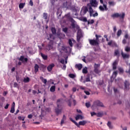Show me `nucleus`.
I'll use <instances>...</instances> for the list:
<instances>
[{
    "mask_svg": "<svg viewBox=\"0 0 130 130\" xmlns=\"http://www.w3.org/2000/svg\"><path fill=\"white\" fill-rule=\"evenodd\" d=\"M66 18L68 20H70L71 22V27H72L73 29H77V30H80V26L77 24V22L74 18L71 16V14L70 13H68L67 14L65 15Z\"/></svg>",
    "mask_w": 130,
    "mask_h": 130,
    "instance_id": "nucleus-1",
    "label": "nucleus"
},
{
    "mask_svg": "<svg viewBox=\"0 0 130 130\" xmlns=\"http://www.w3.org/2000/svg\"><path fill=\"white\" fill-rule=\"evenodd\" d=\"M101 35H95V40L88 39L89 44L92 46H97L99 45V38H101Z\"/></svg>",
    "mask_w": 130,
    "mask_h": 130,
    "instance_id": "nucleus-2",
    "label": "nucleus"
},
{
    "mask_svg": "<svg viewBox=\"0 0 130 130\" xmlns=\"http://www.w3.org/2000/svg\"><path fill=\"white\" fill-rule=\"evenodd\" d=\"M87 7L88 8V12L89 13L90 17H95L98 16V12H95L94 14H93V13H94V10H93V8H92L91 5H90V4H87Z\"/></svg>",
    "mask_w": 130,
    "mask_h": 130,
    "instance_id": "nucleus-3",
    "label": "nucleus"
},
{
    "mask_svg": "<svg viewBox=\"0 0 130 130\" xmlns=\"http://www.w3.org/2000/svg\"><path fill=\"white\" fill-rule=\"evenodd\" d=\"M60 100H57V108H56L55 110V112L56 114L57 115V116H58V115H59L60 114V113H61V111L62 110V109H58L59 108V106H60Z\"/></svg>",
    "mask_w": 130,
    "mask_h": 130,
    "instance_id": "nucleus-4",
    "label": "nucleus"
},
{
    "mask_svg": "<svg viewBox=\"0 0 130 130\" xmlns=\"http://www.w3.org/2000/svg\"><path fill=\"white\" fill-rule=\"evenodd\" d=\"M104 107V105L103 102L99 100L95 101L92 105V107Z\"/></svg>",
    "mask_w": 130,
    "mask_h": 130,
    "instance_id": "nucleus-5",
    "label": "nucleus"
},
{
    "mask_svg": "<svg viewBox=\"0 0 130 130\" xmlns=\"http://www.w3.org/2000/svg\"><path fill=\"white\" fill-rule=\"evenodd\" d=\"M124 17H125V14L124 12H123L122 14H114V18H120V19H124Z\"/></svg>",
    "mask_w": 130,
    "mask_h": 130,
    "instance_id": "nucleus-6",
    "label": "nucleus"
},
{
    "mask_svg": "<svg viewBox=\"0 0 130 130\" xmlns=\"http://www.w3.org/2000/svg\"><path fill=\"white\" fill-rule=\"evenodd\" d=\"M100 67V64H96L95 63L94 66V72L95 74H99L100 73H101V70H99V69H98V68H99Z\"/></svg>",
    "mask_w": 130,
    "mask_h": 130,
    "instance_id": "nucleus-7",
    "label": "nucleus"
},
{
    "mask_svg": "<svg viewBox=\"0 0 130 130\" xmlns=\"http://www.w3.org/2000/svg\"><path fill=\"white\" fill-rule=\"evenodd\" d=\"M90 6L91 7H93L94 8H97L98 6V2H97L96 0H91L90 1Z\"/></svg>",
    "mask_w": 130,
    "mask_h": 130,
    "instance_id": "nucleus-8",
    "label": "nucleus"
},
{
    "mask_svg": "<svg viewBox=\"0 0 130 130\" xmlns=\"http://www.w3.org/2000/svg\"><path fill=\"white\" fill-rule=\"evenodd\" d=\"M89 10V8H88V4H87V6L83 7L81 10V13L82 15H86L87 14V12H88Z\"/></svg>",
    "mask_w": 130,
    "mask_h": 130,
    "instance_id": "nucleus-9",
    "label": "nucleus"
},
{
    "mask_svg": "<svg viewBox=\"0 0 130 130\" xmlns=\"http://www.w3.org/2000/svg\"><path fill=\"white\" fill-rule=\"evenodd\" d=\"M46 48L47 50H51V49L53 48V43H52L51 42H50L48 45L46 46Z\"/></svg>",
    "mask_w": 130,
    "mask_h": 130,
    "instance_id": "nucleus-10",
    "label": "nucleus"
},
{
    "mask_svg": "<svg viewBox=\"0 0 130 130\" xmlns=\"http://www.w3.org/2000/svg\"><path fill=\"white\" fill-rule=\"evenodd\" d=\"M87 121L86 120H83V121H80L79 122V123H77V125H76V126L77 127H80V125H85L87 123Z\"/></svg>",
    "mask_w": 130,
    "mask_h": 130,
    "instance_id": "nucleus-11",
    "label": "nucleus"
},
{
    "mask_svg": "<svg viewBox=\"0 0 130 130\" xmlns=\"http://www.w3.org/2000/svg\"><path fill=\"white\" fill-rule=\"evenodd\" d=\"M124 90H128V88H129V82H128L127 80H125L124 83Z\"/></svg>",
    "mask_w": 130,
    "mask_h": 130,
    "instance_id": "nucleus-12",
    "label": "nucleus"
},
{
    "mask_svg": "<svg viewBox=\"0 0 130 130\" xmlns=\"http://www.w3.org/2000/svg\"><path fill=\"white\" fill-rule=\"evenodd\" d=\"M57 35L60 39H62L66 37V35L64 34L60 33V31H58L57 33Z\"/></svg>",
    "mask_w": 130,
    "mask_h": 130,
    "instance_id": "nucleus-13",
    "label": "nucleus"
},
{
    "mask_svg": "<svg viewBox=\"0 0 130 130\" xmlns=\"http://www.w3.org/2000/svg\"><path fill=\"white\" fill-rule=\"evenodd\" d=\"M121 55L123 57V59H125V58H127V59L129 58V55L128 54H125L123 53L122 51H121Z\"/></svg>",
    "mask_w": 130,
    "mask_h": 130,
    "instance_id": "nucleus-14",
    "label": "nucleus"
},
{
    "mask_svg": "<svg viewBox=\"0 0 130 130\" xmlns=\"http://www.w3.org/2000/svg\"><path fill=\"white\" fill-rule=\"evenodd\" d=\"M83 37V35L82 33H78L77 34V41L78 42H80V41L81 40V39Z\"/></svg>",
    "mask_w": 130,
    "mask_h": 130,
    "instance_id": "nucleus-15",
    "label": "nucleus"
},
{
    "mask_svg": "<svg viewBox=\"0 0 130 130\" xmlns=\"http://www.w3.org/2000/svg\"><path fill=\"white\" fill-rule=\"evenodd\" d=\"M54 64L52 63L50 65H49L47 67V70L49 72H51V71H52V69H53V68H54Z\"/></svg>",
    "mask_w": 130,
    "mask_h": 130,
    "instance_id": "nucleus-16",
    "label": "nucleus"
},
{
    "mask_svg": "<svg viewBox=\"0 0 130 130\" xmlns=\"http://www.w3.org/2000/svg\"><path fill=\"white\" fill-rule=\"evenodd\" d=\"M83 68V64L79 63V64H76L75 65V68L78 69L79 71H81L82 70V68Z\"/></svg>",
    "mask_w": 130,
    "mask_h": 130,
    "instance_id": "nucleus-17",
    "label": "nucleus"
},
{
    "mask_svg": "<svg viewBox=\"0 0 130 130\" xmlns=\"http://www.w3.org/2000/svg\"><path fill=\"white\" fill-rule=\"evenodd\" d=\"M19 60H20V61H22V62H24V60L25 62H27V61H28V58H24V56H21L20 58L19 59Z\"/></svg>",
    "mask_w": 130,
    "mask_h": 130,
    "instance_id": "nucleus-18",
    "label": "nucleus"
},
{
    "mask_svg": "<svg viewBox=\"0 0 130 130\" xmlns=\"http://www.w3.org/2000/svg\"><path fill=\"white\" fill-rule=\"evenodd\" d=\"M40 80H41L42 81V83L45 84V85H46V84L47 83V79H44V78H43V77H42V76H40Z\"/></svg>",
    "mask_w": 130,
    "mask_h": 130,
    "instance_id": "nucleus-19",
    "label": "nucleus"
},
{
    "mask_svg": "<svg viewBox=\"0 0 130 130\" xmlns=\"http://www.w3.org/2000/svg\"><path fill=\"white\" fill-rule=\"evenodd\" d=\"M76 120H79V119H84V117L80 114L77 115L75 117Z\"/></svg>",
    "mask_w": 130,
    "mask_h": 130,
    "instance_id": "nucleus-20",
    "label": "nucleus"
},
{
    "mask_svg": "<svg viewBox=\"0 0 130 130\" xmlns=\"http://www.w3.org/2000/svg\"><path fill=\"white\" fill-rule=\"evenodd\" d=\"M114 56H117V58L120 56V53H119V51L118 50H116L114 52Z\"/></svg>",
    "mask_w": 130,
    "mask_h": 130,
    "instance_id": "nucleus-21",
    "label": "nucleus"
},
{
    "mask_svg": "<svg viewBox=\"0 0 130 130\" xmlns=\"http://www.w3.org/2000/svg\"><path fill=\"white\" fill-rule=\"evenodd\" d=\"M62 13V12L61 11V10L58 9L56 15L58 16V17L59 18L60 17H61V14Z\"/></svg>",
    "mask_w": 130,
    "mask_h": 130,
    "instance_id": "nucleus-22",
    "label": "nucleus"
},
{
    "mask_svg": "<svg viewBox=\"0 0 130 130\" xmlns=\"http://www.w3.org/2000/svg\"><path fill=\"white\" fill-rule=\"evenodd\" d=\"M64 120H67V116H66V115H63V117L60 122L61 125H62V124L64 123Z\"/></svg>",
    "mask_w": 130,
    "mask_h": 130,
    "instance_id": "nucleus-23",
    "label": "nucleus"
},
{
    "mask_svg": "<svg viewBox=\"0 0 130 130\" xmlns=\"http://www.w3.org/2000/svg\"><path fill=\"white\" fill-rule=\"evenodd\" d=\"M118 70L119 71V74L120 75H122V74H123V72H124V71L123 70V68L121 67H118Z\"/></svg>",
    "mask_w": 130,
    "mask_h": 130,
    "instance_id": "nucleus-24",
    "label": "nucleus"
},
{
    "mask_svg": "<svg viewBox=\"0 0 130 130\" xmlns=\"http://www.w3.org/2000/svg\"><path fill=\"white\" fill-rule=\"evenodd\" d=\"M38 71H39V66L37 64H35V73L36 74V73L38 72Z\"/></svg>",
    "mask_w": 130,
    "mask_h": 130,
    "instance_id": "nucleus-25",
    "label": "nucleus"
},
{
    "mask_svg": "<svg viewBox=\"0 0 130 130\" xmlns=\"http://www.w3.org/2000/svg\"><path fill=\"white\" fill-rule=\"evenodd\" d=\"M107 126L109 128L111 129H112L113 128V126H112V124L111 121H108V123H107Z\"/></svg>",
    "mask_w": 130,
    "mask_h": 130,
    "instance_id": "nucleus-26",
    "label": "nucleus"
},
{
    "mask_svg": "<svg viewBox=\"0 0 130 130\" xmlns=\"http://www.w3.org/2000/svg\"><path fill=\"white\" fill-rule=\"evenodd\" d=\"M41 55L42 58H43L44 60H47V58H48V57L47 56V55H45V54H43V53H41Z\"/></svg>",
    "mask_w": 130,
    "mask_h": 130,
    "instance_id": "nucleus-27",
    "label": "nucleus"
},
{
    "mask_svg": "<svg viewBox=\"0 0 130 130\" xmlns=\"http://www.w3.org/2000/svg\"><path fill=\"white\" fill-rule=\"evenodd\" d=\"M97 117H102L103 116V112H99L96 113Z\"/></svg>",
    "mask_w": 130,
    "mask_h": 130,
    "instance_id": "nucleus-28",
    "label": "nucleus"
},
{
    "mask_svg": "<svg viewBox=\"0 0 130 130\" xmlns=\"http://www.w3.org/2000/svg\"><path fill=\"white\" fill-rule=\"evenodd\" d=\"M115 82L118 85H119L121 82H122V79L120 78H118L117 79L115 80Z\"/></svg>",
    "mask_w": 130,
    "mask_h": 130,
    "instance_id": "nucleus-29",
    "label": "nucleus"
},
{
    "mask_svg": "<svg viewBox=\"0 0 130 130\" xmlns=\"http://www.w3.org/2000/svg\"><path fill=\"white\" fill-rule=\"evenodd\" d=\"M50 92H55V85L52 86L50 88Z\"/></svg>",
    "mask_w": 130,
    "mask_h": 130,
    "instance_id": "nucleus-30",
    "label": "nucleus"
},
{
    "mask_svg": "<svg viewBox=\"0 0 130 130\" xmlns=\"http://www.w3.org/2000/svg\"><path fill=\"white\" fill-rule=\"evenodd\" d=\"M23 82L24 83H29V82H30V78H29V77L24 78Z\"/></svg>",
    "mask_w": 130,
    "mask_h": 130,
    "instance_id": "nucleus-31",
    "label": "nucleus"
},
{
    "mask_svg": "<svg viewBox=\"0 0 130 130\" xmlns=\"http://www.w3.org/2000/svg\"><path fill=\"white\" fill-rule=\"evenodd\" d=\"M25 3H20V4L19 5V9H23V8H24V7H25Z\"/></svg>",
    "mask_w": 130,
    "mask_h": 130,
    "instance_id": "nucleus-32",
    "label": "nucleus"
},
{
    "mask_svg": "<svg viewBox=\"0 0 130 130\" xmlns=\"http://www.w3.org/2000/svg\"><path fill=\"white\" fill-rule=\"evenodd\" d=\"M51 31L52 34H53L54 35H55V34H56V29H55V28L52 27Z\"/></svg>",
    "mask_w": 130,
    "mask_h": 130,
    "instance_id": "nucleus-33",
    "label": "nucleus"
},
{
    "mask_svg": "<svg viewBox=\"0 0 130 130\" xmlns=\"http://www.w3.org/2000/svg\"><path fill=\"white\" fill-rule=\"evenodd\" d=\"M88 69L87 67H85L84 69L82 70V73L83 74H87L88 73Z\"/></svg>",
    "mask_w": 130,
    "mask_h": 130,
    "instance_id": "nucleus-34",
    "label": "nucleus"
},
{
    "mask_svg": "<svg viewBox=\"0 0 130 130\" xmlns=\"http://www.w3.org/2000/svg\"><path fill=\"white\" fill-rule=\"evenodd\" d=\"M118 61H119V59L118 58L115 60L114 61V70H116V65L117 64V63H118Z\"/></svg>",
    "mask_w": 130,
    "mask_h": 130,
    "instance_id": "nucleus-35",
    "label": "nucleus"
},
{
    "mask_svg": "<svg viewBox=\"0 0 130 130\" xmlns=\"http://www.w3.org/2000/svg\"><path fill=\"white\" fill-rule=\"evenodd\" d=\"M122 33V31H121V29H119L117 31V37H119L120 35H121V34Z\"/></svg>",
    "mask_w": 130,
    "mask_h": 130,
    "instance_id": "nucleus-36",
    "label": "nucleus"
},
{
    "mask_svg": "<svg viewBox=\"0 0 130 130\" xmlns=\"http://www.w3.org/2000/svg\"><path fill=\"white\" fill-rule=\"evenodd\" d=\"M68 43H69L70 46H71V47H73V42L72 41V40L71 39H70L69 40Z\"/></svg>",
    "mask_w": 130,
    "mask_h": 130,
    "instance_id": "nucleus-37",
    "label": "nucleus"
},
{
    "mask_svg": "<svg viewBox=\"0 0 130 130\" xmlns=\"http://www.w3.org/2000/svg\"><path fill=\"white\" fill-rule=\"evenodd\" d=\"M69 76L70 78H71V79H74V78H76V75H75L74 74H70Z\"/></svg>",
    "mask_w": 130,
    "mask_h": 130,
    "instance_id": "nucleus-38",
    "label": "nucleus"
},
{
    "mask_svg": "<svg viewBox=\"0 0 130 130\" xmlns=\"http://www.w3.org/2000/svg\"><path fill=\"white\" fill-rule=\"evenodd\" d=\"M114 72H113V74L112 75V76L111 77V82L112 83L113 82V81H114Z\"/></svg>",
    "mask_w": 130,
    "mask_h": 130,
    "instance_id": "nucleus-39",
    "label": "nucleus"
},
{
    "mask_svg": "<svg viewBox=\"0 0 130 130\" xmlns=\"http://www.w3.org/2000/svg\"><path fill=\"white\" fill-rule=\"evenodd\" d=\"M125 51H126V52H129L130 51V48L128 46H126L125 48Z\"/></svg>",
    "mask_w": 130,
    "mask_h": 130,
    "instance_id": "nucleus-40",
    "label": "nucleus"
},
{
    "mask_svg": "<svg viewBox=\"0 0 130 130\" xmlns=\"http://www.w3.org/2000/svg\"><path fill=\"white\" fill-rule=\"evenodd\" d=\"M43 18L45 19V20H47V13H43Z\"/></svg>",
    "mask_w": 130,
    "mask_h": 130,
    "instance_id": "nucleus-41",
    "label": "nucleus"
},
{
    "mask_svg": "<svg viewBox=\"0 0 130 130\" xmlns=\"http://www.w3.org/2000/svg\"><path fill=\"white\" fill-rule=\"evenodd\" d=\"M70 120H71V121L73 122V123H74L75 124V125H78V123L77 122H76V121L72 119V118H70Z\"/></svg>",
    "mask_w": 130,
    "mask_h": 130,
    "instance_id": "nucleus-42",
    "label": "nucleus"
},
{
    "mask_svg": "<svg viewBox=\"0 0 130 130\" xmlns=\"http://www.w3.org/2000/svg\"><path fill=\"white\" fill-rule=\"evenodd\" d=\"M18 118L19 120H22V121H24V120H25V118L24 117L18 116Z\"/></svg>",
    "mask_w": 130,
    "mask_h": 130,
    "instance_id": "nucleus-43",
    "label": "nucleus"
},
{
    "mask_svg": "<svg viewBox=\"0 0 130 130\" xmlns=\"http://www.w3.org/2000/svg\"><path fill=\"white\" fill-rule=\"evenodd\" d=\"M99 10H100L102 12H104V7L102 6H100L99 7Z\"/></svg>",
    "mask_w": 130,
    "mask_h": 130,
    "instance_id": "nucleus-44",
    "label": "nucleus"
},
{
    "mask_svg": "<svg viewBox=\"0 0 130 130\" xmlns=\"http://www.w3.org/2000/svg\"><path fill=\"white\" fill-rule=\"evenodd\" d=\"M85 106L87 107V108H89V107L91 106V104L90 103V102L86 103Z\"/></svg>",
    "mask_w": 130,
    "mask_h": 130,
    "instance_id": "nucleus-45",
    "label": "nucleus"
},
{
    "mask_svg": "<svg viewBox=\"0 0 130 130\" xmlns=\"http://www.w3.org/2000/svg\"><path fill=\"white\" fill-rule=\"evenodd\" d=\"M103 7L104 9V11H108V8H107V5L105 4H103Z\"/></svg>",
    "mask_w": 130,
    "mask_h": 130,
    "instance_id": "nucleus-46",
    "label": "nucleus"
},
{
    "mask_svg": "<svg viewBox=\"0 0 130 130\" xmlns=\"http://www.w3.org/2000/svg\"><path fill=\"white\" fill-rule=\"evenodd\" d=\"M108 4L109 5V6H114V2H112V1H109L108 2Z\"/></svg>",
    "mask_w": 130,
    "mask_h": 130,
    "instance_id": "nucleus-47",
    "label": "nucleus"
},
{
    "mask_svg": "<svg viewBox=\"0 0 130 130\" xmlns=\"http://www.w3.org/2000/svg\"><path fill=\"white\" fill-rule=\"evenodd\" d=\"M90 77H88L86 78L85 81H83V83H86V82H90Z\"/></svg>",
    "mask_w": 130,
    "mask_h": 130,
    "instance_id": "nucleus-48",
    "label": "nucleus"
},
{
    "mask_svg": "<svg viewBox=\"0 0 130 130\" xmlns=\"http://www.w3.org/2000/svg\"><path fill=\"white\" fill-rule=\"evenodd\" d=\"M88 24H94V19H91L90 21H87Z\"/></svg>",
    "mask_w": 130,
    "mask_h": 130,
    "instance_id": "nucleus-49",
    "label": "nucleus"
},
{
    "mask_svg": "<svg viewBox=\"0 0 130 130\" xmlns=\"http://www.w3.org/2000/svg\"><path fill=\"white\" fill-rule=\"evenodd\" d=\"M114 93L115 95H116V94H118L119 95V92L118 91V90H117V89L115 88L114 89Z\"/></svg>",
    "mask_w": 130,
    "mask_h": 130,
    "instance_id": "nucleus-50",
    "label": "nucleus"
},
{
    "mask_svg": "<svg viewBox=\"0 0 130 130\" xmlns=\"http://www.w3.org/2000/svg\"><path fill=\"white\" fill-rule=\"evenodd\" d=\"M10 112L11 113H14L15 112V108H11Z\"/></svg>",
    "mask_w": 130,
    "mask_h": 130,
    "instance_id": "nucleus-51",
    "label": "nucleus"
},
{
    "mask_svg": "<svg viewBox=\"0 0 130 130\" xmlns=\"http://www.w3.org/2000/svg\"><path fill=\"white\" fill-rule=\"evenodd\" d=\"M16 79L17 82H18V83H21L20 82H19V81H20V77H19L18 76H16Z\"/></svg>",
    "mask_w": 130,
    "mask_h": 130,
    "instance_id": "nucleus-52",
    "label": "nucleus"
},
{
    "mask_svg": "<svg viewBox=\"0 0 130 130\" xmlns=\"http://www.w3.org/2000/svg\"><path fill=\"white\" fill-rule=\"evenodd\" d=\"M63 31L64 32V33H68V28L65 27L63 28Z\"/></svg>",
    "mask_w": 130,
    "mask_h": 130,
    "instance_id": "nucleus-53",
    "label": "nucleus"
},
{
    "mask_svg": "<svg viewBox=\"0 0 130 130\" xmlns=\"http://www.w3.org/2000/svg\"><path fill=\"white\" fill-rule=\"evenodd\" d=\"M90 114L91 116H93V115H97V113L94 112H91Z\"/></svg>",
    "mask_w": 130,
    "mask_h": 130,
    "instance_id": "nucleus-54",
    "label": "nucleus"
},
{
    "mask_svg": "<svg viewBox=\"0 0 130 130\" xmlns=\"http://www.w3.org/2000/svg\"><path fill=\"white\" fill-rule=\"evenodd\" d=\"M81 21H83V22H87V18L84 17L82 19Z\"/></svg>",
    "mask_w": 130,
    "mask_h": 130,
    "instance_id": "nucleus-55",
    "label": "nucleus"
},
{
    "mask_svg": "<svg viewBox=\"0 0 130 130\" xmlns=\"http://www.w3.org/2000/svg\"><path fill=\"white\" fill-rule=\"evenodd\" d=\"M33 117V115L32 114H29L27 116V118H29V119H31Z\"/></svg>",
    "mask_w": 130,
    "mask_h": 130,
    "instance_id": "nucleus-56",
    "label": "nucleus"
},
{
    "mask_svg": "<svg viewBox=\"0 0 130 130\" xmlns=\"http://www.w3.org/2000/svg\"><path fill=\"white\" fill-rule=\"evenodd\" d=\"M13 87L14 88H17V87H18V83L15 82L13 84Z\"/></svg>",
    "mask_w": 130,
    "mask_h": 130,
    "instance_id": "nucleus-57",
    "label": "nucleus"
},
{
    "mask_svg": "<svg viewBox=\"0 0 130 130\" xmlns=\"http://www.w3.org/2000/svg\"><path fill=\"white\" fill-rule=\"evenodd\" d=\"M129 70L127 71V70H126L125 72L127 73V74H129V75H130V63L129 64Z\"/></svg>",
    "mask_w": 130,
    "mask_h": 130,
    "instance_id": "nucleus-58",
    "label": "nucleus"
},
{
    "mask_svg": "<svg viewBox=\"0 0 130 130\" xmlns=\"http://www.w3.org/2000/svg\"><path fill=\"white\" fill-rule=\"evenodd\" d=\"M72 10L73 12H77V9H76V7H74L72 8Z\"/></svg>",
    "mask_w": 130,
    "mask_h": 130,
    "instance_id": "nucleus-59",
    "label": "nucleus"
},
{
    "mask_svg": "<svg viewBox=\"0 0 130 130\" xmlns=\"http://www.w3.org/2000/svg\"><path fill=\"white\" fill-rule=\"evenodd\" d=\"M77 47L78 48H81V43H78V44H77Z\"/></svg>",
    "mask_w": 130,
    "mask_h": 130,
    "instance_id": "nucleus-60",
    "label": "nucleus"
},
{
    "mask_svg": "<svg viewBox=\"0 0 130 130\" xmlns=\"http://www.w3.org/2000/svg\"><path fill=\"white\" fill-rule=\"evenodd\" d=\"M9 106H10V104H7L5 107V109H8V108H9Z\"/></svg>",
    "mask_w": 130,
    "mask_h": 130,
    "instance_id": "nucleus-61",
    "label": "nucleus"
},
{
    "mask_svg": "<svg viewBox=\"0 0 130 130\" xmlns=\"http://www.w3.org/2000/svg\"><path fill=\"white\" fill-rule=\"evenodd\" d=\"M67 2L63 3V8H67Z\"/></svg>",
    "mask_w": 130,
    "mask_h": 130,
    "instance_id": "nucleus-62",
    "label": "nucleus"
},
{
    "mask_svg": "<svg viewBox=\"0 0 130 130\" xmlns=\"http://www.w3.org/2000/svg\"><path fill=\"white\" fill-rule=\"evenodd\" d=\"M29 5H30L31 7H33V1H32V0L29 1Z\"/></svg>",
    "mask_w": 130,
    "mask_h": 130,
    "instance_id": "nucleus-63",
    "label": "nucleus"
},
{
    "mask_svg": "<svg viewBox=\"0 0 130 130\" xmlns=\"http://www.w3.org/2000/svg\"><path fill=\"white\" fill-rule=\"evenodd\" d=\"M84 93H85L86 95H89L90 94V92L87 90H85Z\"/></svg>",
    "mask_w": 130,
    "mask_h": 130,
    "instance_id": "nucleus-64",
    "label": "nucleus"
}]
</instances>
